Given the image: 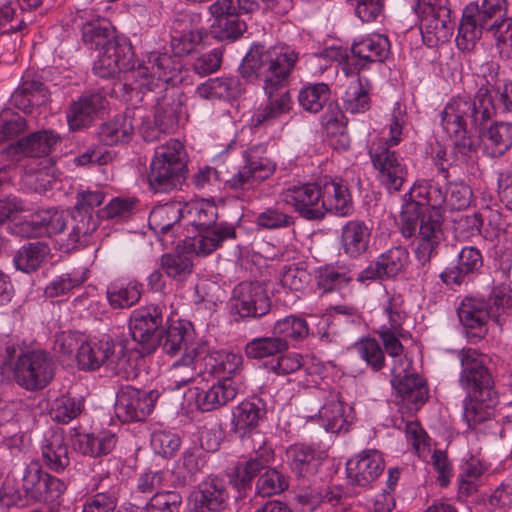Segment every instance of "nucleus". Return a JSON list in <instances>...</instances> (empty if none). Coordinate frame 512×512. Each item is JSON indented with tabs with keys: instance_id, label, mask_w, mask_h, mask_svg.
I'll use <instances>...</instances> for the list:
<instances>
[{
	"instance_id": "nucleus-1",
	"label": "nucleus",
	"mask_w": 512,
	"mask_h": 512,
	"mask_svg": "<svg viewBox=\"0 0 512 512\" xmlns=\"http://www.w3.org/2000/svg\"><path fill=\"white\" fill-rule=\"evenodd\" d=\"M298 58V52L288 46L265 49L260 44L253 45L243 58L241 76L250 82L262 81L268 97V103L251 118L253 128L267 126L291 110V95L285 87Z\"/></svg>"
},
{
	"instance_id": "nucleus-2",
	"label": "nucleus",
	"mask_w": 512,
	"mask_h": 512,
	"mask_svg": "<svg viewBox=\"0 0 512 512\" xmlns=\"http://www.w3.org/2000/svg\"><path fill=\"white\" fill-rule=\"evenodd\" d=\"M446 203V189L433 180L416 182L404 195L400 214L401 232L406 238L416 237V256L424 265L439 245L442 232L440 209Z\"/></svg>"
},
{
	"instance_id": "nucleus-3",
	"label": "nucleus",
	"mask_w": 512,
	"mask_h": 512,
	"mask_svg": "<svg viewBox=\"0 0 512 512\" xmlns=\"http://www.w3.org/2000/svg\"><path fill=\"white\" fill-rule=\"evenodd\" d=\"M264 151L262 145L253 146L245 151V164L230 179H227L221 170L204 166L193 175L192 182L199 190L220 189L221 185L225 184L230 189L239 191V199L251 201L254 188L275 171V164L268 157L260 155Z\"/></svg>"
},
{
	"instance_id": "nucleus-4",
	"label": "nucleus",
	"mask_w": 512,
	"mask_h": 512,
	"mask_svg": "<svg viewBox=\"0 0 512 512\" xmlns=\"http://www.w3.org/2000/svg\"><path fill=\"white\" fill-rule=\"evenodd\" d=\"M461 372L459 384L465 391L463 419H475L479 413L489 415L492 407L500 403L499 393L484 358L475 349L467 348L459 352Z\"/></svg>"
},
{
	"instance_id": "nucleus-5",
	"label": "nucleus",
	"mask_w": 512,
	"mask_h": 512,
	"mask_svg": "<svg viewBox=\"0 0 512 512\" xmlns=\"http://www.w3.org/2000/svg\"><path fill=\"white\" fill-rule=\"evenodd\" d=\"M82 38L90 49L99 51L93 66L98 76L114 77L134 67V51L130 41L125 37H117L109 23H85Z\"/></svg>"
},
{
	"instance_id": "nucleus-6",
	"label": "nucleus",
	"mask_w": 512,
	"mask_h": 512,
	"mask_svg": "<svg viewBox=\"0 0 512 512\" xmlns=\"http://www.w3.org/2000/svg\"><path fill=\"white\" fill-rule=\"evenodd\" d=\"M496 112L492 90L481 85L473 98L453 97L441 113V125L445 131L465 132V127H469L479 132Z\"/></svg>"
},
{
	"instance_id": "nucleus-7",
	"label": "nucleus",
	"mask_w": 512,
	"mask_h": 512,
	"mask_svg": "<svg viewBox=\"0 0 512 512\" xmlns=\"http://www.w3.org/2000/svg\"><path fill=\"white\" fill-rule=\"evenodd\" d=\"M405 123V114L397 104L392 112L389 124V139H379L372 143L369 155L375 169L378 170V179L389 192L399 191L405 181L407 170L395 151L389 145H397L401 141L402 127Z\"/></svg>"
},
{
	"instance_id": "nucleus-8",
	"label": "nucleus",
	"mask_w": 512,
	"mask_h": 512,
	"mask_svg": "<svg viewBox=\"0 0 512 512\" xmlns=\"http://www.w3.org/2000/svg\"><path fill=\"white\" fill-rule=\"evenodd\" d=\"M186 156L184 145L176 139L156 148L148 174L149 186L155 193H167L182 184Z\"/></svg>"
},
{
	"instance_id": "nucleus-9",
	"label": "nucleus",
	"mask_w": 512,
	"mask_h": 512,
	"mask_svg": "<svg viewBox=\"0 0 512 512\" xmlns=\"http://www.w3.org/2000/svg\"><path fill=\"white\" fill-rule=\"evenodd\" d=\"M267 9L276 13H284L278 7V0H261ZM259 7L257 0H217L209 7L211 15L215 18L210 32L218 40H236L246 30L244 21L239 20L241 13H250Z\"/></svg>"
},
{
	"instance_id": "nucleus-10",
	"label": "nucleus",
	"mask_w": 512,
	"mask_h": 512,
	"mask_svg": "<svg viewBox=\"0 0 512 512\" xmlns=\"http://www.w3.org/2000/svg\"><path fill=\"white\" fill-rule=\"evenodd\" d=\"M507 16L506 0H483L481 5L469 3L463 10L458 28L457 44L462 49L475 45L489 26Z\"/></svg>"
},
{
	"instance_id": "nucleus-11",
	"label": "nucleus",
	"mask_w": 512,
	"mask_h": 512,
	"mask_svg": "<svg viewBox=\"0 0 512 512\" xmlns=\"http://www.w3.org/2000/svg\"><path fill=\"white\" fill-rule=\"evenodd\" d=\"M196 212L197 219H195L194 223L199 233L191 239L189 248L197 255H208L220 247L226 240L236 238L234 225L227 222H216V206L207 204L196 208Z\"/></svg>"
},
{
	"instance_id": "nucleus-12",
	"label": "nucleus",
	"mask_w": 512,
	"mask_h": 512,
	"mask_svg": "<svg viewBox=\"0 0 512 512\" xmlns=\"http://www.w3.org/2000/svg\"><path fill=\"white\" fill-rule=\"evenodd\" d=\"M181 62L167 53L151 52L147 60L138 64L134 60V67L130 72L139 90L153 91L163 88L168 83H174L181 71Z\"/></svg>"
},
{
	"instance_id": "nucleus-13",
	"label": "nucleus",
	"mask_w": 512,
	"mask_h": 512,
	"mask_svg": "<svg viewBox=\"0 0 512 512\" xmlns=\"http://www.w3.org/2000/svg\"><path fill=\"white\" fill-rule=\"evenodd\" d=\"M126 340L115 342L110 336L101 339L83 340L78 347L76 360L82 370L95 371L102 365L115 369V365L126 363Z\"/></svg>"
},
{
	"instance_id": "nucleus-14",
	"label": "nucleus",
	"mask_w": 512,
	"mask_h": 512,
	"mask_svg": "<svg viewBox=\"0 0 512 512\" xmlns=\"http://www.w3.org/2000/svg\"><path fill=\"white\" fill-rule=\"evenodd\" d=\"M54 374L55 363L43 350L21 353L13 367L15 382L28 391L45 388L52 381Z\"/></svg>"
},
{
	"instance_id": "nucleus-15",
	"label": "nucleus",
	"mask_w": 512,
	"mask_h": 512,
	"mask_svg": "<svg viewBox=\"0 0 512 512\" xmlns=\"http://www.w3.org/2000/svg\"><path fill=\"white\" fill-rule=\"evenodd\" d=\"M442 250L446 267L439 277L446 285L460 286L483 266L482 254L476 247L467 246L459 249L456 245L445 244Z\"/></svg>"
},
{
	"instance_id": "nucleus-16",
	"label": "nucleus",
	"mask_w": 512,
	"mask_h": 512,
	"mask_svg": "<svg viewBox=\"0 0 512 512\" xmlns=\"http://www.w3.org/2000/svg\"><path fill=\"white\" fill-rule=\"evenodd\" d=\"M164 307L147 305L134 310L129 320L132 339L140 345V353L151 354L157 348L158 333L163 324Z\"/></svg>"
},
{
	"instance_id": "nucleus-17",
	"label": "nucleus",
	"mask_w": 512,
	"mask_h": 512,
	"mask_svg": "<svg viewBox=\"0 0 512 512\" xmlns=\"http://www.w3.org/2000/svg\"><path fill=\"white\" fill-rule=\"evenodd\" d=\"M21 482L26 498L34 502H54L67 489L63 480L45 472L38 462H31L25 467Z\"/></svg>"
},
{
	"instance_id": "nucleus-18",
	"label": "nucleus",
	"mask_w": 512,
	"mask_h": 512,
	"mask_svg": "<svg viewBox=\"0 0 512 512\" xmlns=\"http://www.w3.org/2000/svg\"><path fill=\"white\" fill-rule=\"evenodd\" d=\"M159 394L155 390L122 386L115 401V414L121 422L144 421L153 411Z\"/></svg>"
},
{
	"instance_id": "nucleus-19",
	"label": "nucleus",
	"mask_w": 512,
	"mask_h": 512,
	"mask_svg": "<svg viewBox=\"0 0 512 512\" xmlns=\"http://www.w3.org/2000/svg\"><path fill=\"white\" fill-rule=\"evenodd\" d=\"M230 312L240 319L259 318L271 308L266 290L257 282H241L232 292L229 300Z\"/></svg>"
},
{
	"instance_id": "nucleus-20",
	"label": "nucleus",
	"mask_w": 512,
	"mask_h": 512,
	"mask_svg": "<svg viewBox=\"0 0 512 512\" xmlns=\"http://www.w3.org/2000/svg\"><path fill=\"white\" fill-rule=\"evenodd\" d=\"M408 259L409 254L404 247H393L380 254L375 261L359 272L356 280L364 283L394 278L405 269Z\"/></svg>"
},
{
	"instance_id": "nucleus-21",
	"label": "nucleus",
	"mask_w": 512,
	"mask_h": 512,
	"mask_svg": "<svg viewBox=\"0 0 512 512\" xmlns=\"http://www.w3.org/2000/svg\"><path fill=\"white\" fill-rule=\"evenodd\" d=\"M283 200L294 207L301 217L306 220L319 221L323 219L321 205V188L318 183H309L287 188Z\"/></svg>"
},
{
	"instance_id": "nucleus-22",
	"label": "nucleus",
	"mask_w": 512,
	"mask_h": 512,
	"mask_svg": "<svg viewBox=\"0 0 512 512\" xmlns=\"http://www.w3.org/2000/svg\"><path fill=\"white\" fill-rule=\"evenodd\" d=\"M384 467L379 451L365 450L346 463L349 483L353 487L367 488L382 474Z\"/></svg>"
},
{
	"instance_id": "nucleus-23",
	"label": "nucleus",
	"mask_w": 512,
	"mask_h": 512,
	"mask_svg": "<svg viewBox=\"0 0 512 512\" xmlns=\"http://www.w3.org/2000/svg\"><path fill=\"white\" fill-rule=\"evenodd\" d=\"M321 205L323 218L327 213L340 217H349L354 212L352 196L342 180L324 178L320 180Z\"/></svg>"
},
{
	"instance_id": "nucleus-24",
	"label": "nucleus",
	"mask_w": 512,
	"mask_h": 512,
	"mask_svg": "<svg viewBox=\"0 0 512 512\" xmlns=\"http://www.w3.org/2000/svg\"><path fill=\"white\" fill-rule=\"evenodd\" d=\"M457 313L460 323L469 335L478 339L486 335L487 322L490 318L489 312L486 310L485 298L465 297L457 308Z\"/></svg>"
},
{
	"instance_id": "nucleus-25",
	"label": "nucleus",
	"mask_w": 512,
	"mask_h": 512,
	"mask_svg": "<svg viewBox=\"0 0 512 512\" xmlns=\"http://www.w3.org/2000/svg\"><path fill=\"white\" fill-rule=\"evenodd\" d=\"M264 415L265 409L260 399L242 401L233 410L231 430L241 439L257 434L259 421Z\"/></svg>"
},
{
	"instance_id": "nucleus-26",
	"label": "nucleus",
	"mask_w": 512,
	"mask_h": 512,
	"mask_svg": "<svg viewBox=\"0 0 512 512\" xmlns=\"http://www.w3.org/2000/svg\"><path fill=\"white\" fill-rule=\"evenodd\" d=\"M441 2L442 0H418L417 3V7L425 14L423 26L437 40L447 39L451 30L450 9Z\"/></svg>"
},
{
	"instance_id": "nucleus-27",
	"label": "nucleus",
	"mask_w": 512,
	"mask_h": 512,
	"mask_svg": "<svg viewBox=\"0 0 512 512\" xmlns=\"http://www.w3.org/2000/svg\"><path fill=\"white\" fill-rule=\"evenodd\" d=\"M391 383L396 389L402 401L410 406V409L418 410L428 398L426 382L416 373H397L392 370Z\"/></svg>"
},
{
	"instance_id": "nucleus-28",
	"label": "nucleus",
	"mask_w": 512,
	"mask_h": 512,
	"mask_svg": "<svg viewBox=\"0 0 512 512\" xmlns=\"http://www.w3.org/2000/svg\"><path fill=\"white\" fill-rule=\"evenodd\" d=\"M106 103V97L101 92L83 94L71 104L67 113L70 129L78 130L87 126L105 108Z\"/></svg>"
},
{
	"instance_id": "nucleus-29",
	"label": "nucleus",
	"mask_w": 512,
	"mask_h": 512,
	"mask_svg": "<svg viewBox=\"0 0 512 512\" xmlns=\"http://www.w3.org/2000/svg\"><path fill=\"white\" fill-rule=\"evenodd\" d=\"M60 141V136L51 130L38 131L23 138L17 144H10L6 148L9 156L15 157L24 154L29 157H42L48 155Z\"/></svg>"
},
{
	"instance_id": "nucleus-30",
	"label": "nucleus",
	"mask_w": 512,
	"mask_h": 512,
	"mask_svg": "<svg viewBox=\"0 0 512 512\" xmlns=\"http://www.w3.org/2000/svg\"><path fill=\"white\" fill-rule=\"evenodd\" d=\"M237 395V388L230 378L219 379L207 389H201L197 392L195 402L197 407L203 412L217 410Z\"/></svg>"
},
{
	"instance_id": "nucleus-31",
	"label": "nucleus",
	"mask_w": 512,
	"mask_h": 512,
	"mask_svg": "<svg viewBox=\"0 0 512 512\" xmlns=\"http://www.w3.org/2000/svg\"><path fill=\"white\" fill-rule=\"evenodd\" d=\"M45 465L54 472L64 471L70 463L68 446L62 430H50L41 445Z\"/></svg>"
},
{
	"instance_id": "nucleus-32",
	"label": "nucleus",
	"mask_w": 512,
	"mask_h": 512,
	"mask_svg": "<svg viewBox=\"0 0 512 512\" xmlns=\"http://www.w3.org/2000/svg\"><path fill=\"white\" fill-rule=\"evenodd\" d=\"M198 343L194 342L193 331L181 323L171 324L167 329L158 333L157 347L169 356H175L181 352L189 354L191 348Z\"/></svg>"
},
{
	"instance_id": "nucleus-33",
	"label": "nucleus",
	"mask_w": 512,
	"mask_h": 512,
	"mask_svg": "<svg viewBox=\"0 0 512 512\" xmlns=\"http://www.w3.org/2000/svg\"><path fill=\"white\" fill-rule=\"evenodd\" d=\"M325 400L323 406L319 409L318 418L326 431L339 433L348 430V421L344 417L343 403L340 393L334 390L321 391Z\"/></svg>"
},
{
	"instance_id": "nucleus-34",
	"label": "nucleus",
	"mask_w": 512,
	"mask_h": 512,
	"mask_svg": "<svg viewBox=\"0 0 512 512\" xmlns=\"http://www.w3.org/2000/svg\"><path fill=\"white\" fill-rule=\"evenodd\" d=\"M479 136L488 156L501 157L512 147V123L496 121L488 128H482Z\"/></svg>"
},
{
	"instance_id": "nucleus-35",
	"label": "nucleus",
	"mask_w": 512,
	"mask_h": 512,
	"mask_svg": "<svg viewBox=\"0 0 512 512\" xmlns=\"http://www.w3.org/2000/svg\"><path fill=\"white\" fill-rule=\"evenodd\" d=\"M287 457L291 470L301 478L314 476L324 460L322 452L304 444L291 446L287 450Z\"/></svg>"
},
{
	"instance_id": "nucleus-36",
	"label": "nucleus",
	"mask_w": 512,
	"mask_h": 512,
	"mask_svg": "<svg viewBox=\"0 0 512 512\" xmlns=\"http://www.w3.org/2000/svg\"><path fill=\"white\" fill-rule=\"evenodd\" d=\"M229 494L223 481L213 478L203 482L195 493L197 508L209 512H222L228 507Z\"/></svg>"
},
{
	"instance_id": "nucleus-37",
	"label": "nucleus",
	"mask_w": 512,
	"mask_h": 512,
	"mask_svg": "<svg viewBox=\"0 0 512 512\" xmlns=\"http://www.w3.org/2000/svg\"><path fill=\"white\" fill-rule=\"evenodd\" d=\"M497 407H492L489 415L482 412L475 419L465 421L468 427L477 434L483 435L490 439H502L506 444L512 445V420L508 419L500 423L495 419Z\"/></svg>"
},
{
	"instance_id": "nucleus-38",
	"label": "nucleus",
	"mask_w": 512,
	"mask_h": 512,
	"mask_svg": "<svg viewBox=\"0 0 512 512\" xmlns=\"http://www.w3.org/2000/svg\"><path fill=\"white\" fill-rule=\"evenodd\" d=\"M186 207L181 201H171L153 208L149 215L150 228L159 235L166 236L174 232Z\"/></svg>"
},
{
	"instance_id": "nucleus-39",
	"label": "nucleus",
	"mask_w": 512,
	"mask_h": 512,
	"mask_svg": "<svg viewBox=\"0 0 512 512\" xmlns=\"http://www.w3.org/2000/svg\"><path fill=\"white\" fill-rule=\"evenodd\" d=\"M370 240V230L360 220L348 221L341 229V247L347 256L356 258L365 253Z\"/></svg>"
},
{
	"instance_id": "nucleus-40",
	"label": "nucleus",
	"mask_w": 512,
	"mask_h": 512,
	"mask_svg": "<svg viewBox=\"0 0 512 512\" xmlns=\"http://www.w3.org/2000/svg\"><path fill=\"white\" fill-rule=\"evenodd\" d=\"M68 210L59 211L50 208L41 211L25 223V227L31 228L29 236L38 237L42 235L64 234Z\"/></svg>"
},
{
	"instance_id": "nucleus-41",
	"label": "nucleus",
	"mask_w": 512,
	"mask_h": 512,
	"mask_svg": "<svg viewBox=\"0 0 512 512\" xmlns=\"http://www.w3.org/2000/svg\"><path fill=\"white\" fill-rule=\"evenodd\" d=\"M47 100V89L35 79L24 80L11 95V104L24 113H31L33 106H39Z\"/></svg>"
},
{
	"instance_id": "nucleus-42",
	"label": "nucleus",
	"mask_w": 512,
	"mask_h": 512,
	"mask_svg": "<svg viewBox=\"0 0 512 512\" xmlns=\"http://www.w3.org/2000/svg\"><path fill=\"white\" fill-rule=\"evenodd\" d=\"M351 51L359 60L382 63L389 55L390 42L384 35L372 34L355 42Z\"/></svg>"
},
{
	"instance_id": "nucleus-43",
	"label": "nucleus",
	"mask_w": 512,
	"mask_h": 512,
	"mask_svg": "<svg viewBox=\"0 0 512 512\" xmlns=\"http://www.w3.org/2000/svg\"><path fill=\"white\" fill-rule=\"evenodd\" d=\"M134 132V125L130 115H117L112 120L102 124L98 131L101 142L105 145L127 143Z\"/></svg>"
},
{
	"instance_id": "nucleus-44",
	"label": "nucleus",
	"mask_w": 512,
	"mask_h": 512,
	"mask_svg": "<svg viewBox=\"0 0 512 512\" xmlns=\"http://www.w3.org/2000/svg\"><path fill=\"white\" fill-rule=\"evenodd\" d=\"M50 253V248L43 241L23 245L14 256L15 267L25 273L36 271Z\"/></svg>"
},
{
	"instance_id": "nucleus-45",
	"label": "nucleus",
	"mask_w": 512,
	"mask_h": 512,
	"mask_svg": "<svg viewBox=\"0 0 512 512\" xmlns=\"http://www.w3.org/2000/svg\"><path fill=\"white\" fill-rule=\"evenodd\" d=\"M371 84L361 76L352 82L343 97V107L351 114L364 113L370 109Z\"/></svg>"
},
{
	"instance_id": "nucleus-46",
	"label": "nucleus",
	"mask_w": 512,
	"mask_h": 512,
	"mask_svg": "<svg viewBox=\"0 0 512 512\" xmlns=\"http://www.w3.org/2000/svg\"><path fill=\"white\" fill-rule=\"evenodd\" d=\"M289 348L288 342L277 335L270 337H259L249 341L244 348L245 355L249 359H264L278 356Z\"/></svg>"
},
{
	"instance_id": "nucleus-47",
	"label": "nucleus",
	"mask_w": 512,
	"mask_h": 512,
	"mask_svg": "<svg viewBox=\"0 0 512 512\" xmlns=\"http://www.w3.org/2000/svg\"><path fill=\"white\" fill-rule=\"evenodd\" d=\"M79 213L75 214L68 210L65 224V246L67 250L75 249L78 245L87 243L88 237L96 231L94 222L80 217Z\"/></svg>"
},
{
	"instance_id": "nucleus-48",
	"label": "nucleus",
	"mask_w": 512,
	"mask_h": 512,
	"mask_svg": "<svg viewBox=\"0 0 512 512\" xmlns=\"http://www.w3.org/2000/svg\"><path fill=\"white\" fill-rule=\"evenodd\" d=\"M242 92L239 79L235 76L209 79L198 87V93L203 98L231 99Z\"/></svg>"
},
{
	"instance_id": "nucleus-49",
	"label": "nucleus",
	"mask_w": 512,
	"mask_h": 512,
	"mask_svg": "<svg viewBox=\"0 0 512 512\" xmlns=\"http://www.w3.org/2000/svg\"><path fill=\"white\" fill-rule=\"evenodd\" d=\"M181 106L180 99L174 93L164 94L155 105V123L173 132L178 127Z\"/></svg>"
},
{
	"instance_id": "nucleus-50",
	"label": "nucleus",
	"mask_w": 512,
	"mask_h": 512,
	"mask_svg": "<svg viewBox=\"0 0 512 512\" xmlns=\"http://www.w3.org/2000/svg\"><path fill=\"white\" fill-rule=\"evenodd\" d=\"M485 306L489 318L502 325L508 310L512 308V290L504 284L493 287L489 297L485 299Z\"/></svg>"
},
{
	"instance_id": "nucleus-51",
	"label": "nucleus",
	"mask_w": 512,
	"mask_h": 512,
	"mask_svg": "<svg viewBox=\"0 0 512 512\" xmlns=\"http://www.w3.org/2000/svg\"><path fill=\"white\" fill-rule=\"evenodd\" d=\"M84 455L99 457L109 454L116 445V437L110 432H102L97 436L86 434L78 437L75 443Z\"/></svg>"
},
{
	"instance_id": "nucleus-52",
	"label": "nucleus",
	"mask_w": 512,
	"mask_h": 512,
	"mask_svg": "<svg viewBox=\"0 0 512 512\" xmlns=\"http://www.w3.org/2000/svg\"><path fill=\"white\" fill-rule=\"evenodd\" d=\"M84 410V398L62 395L56 398L50 408L51 418L62 424H67L77 418Z\"/></svg>"
},
{
	"instance_id": "nucleus-53",
	"label": "nucleus",
	"mask_w": 512,
	"mask_h": 512,
	"mask_svg": "<svg viewBox=\"0 0 512 512\" xmlns=\"http://www.w3.org/2000/svg\"><path fill=\"white\" fill-rule=\"evenodd\" d=\"M192 359L196 361L199 373H208L222 379V364L225 351L209 352L205 344H197L191 348ZM188 361H192L191 358Z\"/></svg>"
},
{
	"instance_id": "nucleus-54",
	"label": "nucleus",
	"mask_w": 512,
	"mask_h": 512,
	"mask_svg": "<svg viewBox=\"0 0 512 512\" xmlns=\"http://www.w3.org/2000/svg\"><path fill=\"white\" fill-rule=\"evenodd\" d=\"M105 195L102 191H81L77 193L76 203L71 209L75 214L79 213L84 219L94 222V227L99 226L100 215L97 208L103 203Z\"/></svg>"
},
{
	"instance_id": "nucleus-55",
	"label": "nucleus",
	"mask_w": 512,
	"mask_h": 512,
	"mask_svg": "<svg viewBox=\"0 0 512 512\" xmlns=\"http://www.w3.org/2000/svg\"><path fill=\"white\" fill-rule=\"evenodd\" d=\"M160 265L166 275L175 281H185L193 272V262L185 253H167L161 256Z\"/></svg>"
},
{
	"instance_id": "nucleus-56",
	"label": "nucleus",
	"mask_w": 512,
	"mask_h": 512,
	"mask_svg": "<svg viewBox=\"0 0 512 512\" xmlns=\"http://www.w3.org/2000/svg\"><path fill=\"white\" fill-rule=\"evenodd\" d=\"M331 91L327 84L316 83L299 91L298 101L302 108L310 113H318L329 102Z\"/></svg>"
},
{
	"instance_id": "nucleus-57",
	"label": "nucleus",
	"mask_w": 512,
	"mask_h": 512,
	"mask_svg": "<svg viewBox=\"0 0 512 512\" xmlns=\"http://www.w3.org/2000/svg\"><path fill=\"white\" fill-rule=\"evenodd\" d=\"M273 334L277 337L293 341H303L309 335V326L307 321L297 315H289L278 320L273 327Z\"/></svg>"
},
{
	"instance_id": "nucleus-58",
	"label": "nucleus",
	"mask_w": 512,
	"mask_h": 512,
	"mask_svg": "<svg viewBox=\"0 0 512 512\" xmlns=\"http://www.w3.org/2000/svg\"><path fill=\"white\" fill-rule=\"evenodd\" d=\"M353 280L351 272L343 267L326 266L317 271V284L328 293L347 286Z\"/></svg>"
},
{
	"instance_id": "nucleus-59",
	"label": "nucleus",
	"mask_w": 512,
	"mask_h": 512,
	"mask_svg": "<svg viewBox=\"0 0 512 512\" xmlns=\"http://www.w3.org/2000/svg\"><path fill=\"white\" fill-rule=\"evenodd\" d=\"M141 285L130 282L126 286L111 285L107 289V300L114 309L129 308L136 304L141 297Z\"/></svg>"
},
{
	"instance_id": "nucleus-60",
	"label": "nucleus",
	"mask_w": 512,
	"mask_h": 512,
	"mask_svg": "<svg viewBox=\"0 0 512 512\" xmlns=\"http://www.w3.org/2000/svg\"><path fill=\"white\" fill-rule=\"evenodd\" d=\"M183 498L180 492L161 490L155 492L145 504V512H180Z\"/></svg>"
},
{
	"instance_id": "nucleus-61",
	"label": "nucleus",
	"mask_w": 512,
	"mask_h": 512,
	"mask_svg": "<svg viewBox=\"0 0 512 512\" xmlns=\"http://www.w3.org/2000/svg\"><path fill=\"white\" fill-rule=\"evenodd\" d=\"M260 454L250 458L243 466L238 469L236 486L240 489H246L250 486L252 479L264 468L267 467L271 460V453L260 446Z\"/></svg>"
},
{
	"instance_id": "nucleus-62",
	"label": "nucleus",
	"mask_w": 512,
	"mask_h": 512,
	"mask_svg": "<svg viewBox=\"0 0 512 512\" xmlns=\"http://www.w3.org/2000/svg\"><path fill=\"white\" fill-rule=\"evenodd\" d=\"M192 355V351L189 352V354H183V356L173 364L171 369V381L174 385V389H180L191 383L197 375H200L198 367H196V361H188V359H192Z\"/></svg>"
},
{
	"instance_id": "nucleus-63",
	"label": "nucleus",
	"mask_w": 512,
	"mask_h": 512,
	"mask_svg": "<svg viewBox=\"0 0 512 512\" xmlns=\"http://www.w3.org/2000/svg\"><path fill=\"white\" fill-rule=\"evenodd\" d=\"M359 357L374 371H379L385 364V356L380 344L372 338H365L354 345Z\"/></svg>"
},
{
	"instance_id": "nucleus-64",
	"label": "nucleus",
	"mask_w": 512,
	"mask_h": 512,
	"mask_svg": "<svg viewBox=\"0 0 512 512\" xmlns=\"http://www.w3.org/2000/svg\"><path fill=\"white\" fill-rule=\"evenodd\" d=\"M288 488L286 477L276 469H269L257 480V493L263 497L279 494Z\"/></svg>"
}]
</instances>
